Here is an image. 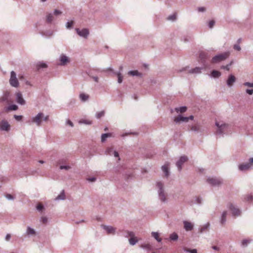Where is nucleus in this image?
I'll use <instances>...</instances> for the list:
<instances>
[{"mask_svg":"<svg viewBox=\"0 0 253 253\" xmlns=\"http://www.w3.org/2000/svg\"><path fill=\"white\" fill-rule=\"evenodd\" d=\"M196 203L201 204L202 203V199L200 197H196Z\"/></svg>","mask_w":253,"mask_h":253,"instance_id":"obj_62","label":"nucleus"},{"mask_svg":"<svg viewBox=\"0 0 253 253\" xmlns=\"http://www.w3.org/2000/svg\"><path fill=\"white\" fill-rule=\"evenodd\" d=\"M91 73L90 72H89L88 74V76L89 77H91L95 82L98 83V78L97 76H91Z\"/></svg>","mask_w":253,"mask_h":253,"instance_id":"obj_48","label":"nucleus"},{"mask_svg":"<svg viewBox=\"0 0 253 253\" xmlns=\"http://www.w3.org/2000/svg\"><path fill=\"white\" fill-rule=\"evenodd\" d=\"M140 247L147 250H151L152 249V246L149 244H142L140 246Z\"/></svg>","mask_w":253,"mask_h":253,"instance_id":"obj_33","label":"nucleus"},{"mask_svg":"<svg viewBox=\"0 0 253 253\" xmlns=\"http://www.w3.org/2000/svg\"><path fill=\"white\" fill-rule=\"evenodd\" d=\"M242 199L244 202L251 203L253 200V196L251 194H247L243 196Z\"/></svg>","mask_w":253,"mask_h":253,"instance_id":"obj_21","label":"nucleus"},{"mask_svg":"<svg viewBox=\"0 0 253 253\" xmlns=\"http://www.w3.org/2000/svg\"><path fill=\"white\" fill-rule=\"evenodd\" d=\"M103 229L105 230L108 234H114L116 229L111 226L103 225Z\"/></svg>","mask_w":253,"mask_h":253,"instance_id":"obj_20","label":"nucleus"},{"mask_svg":"<svg viewBox=\"0 0 253 253\" xmlns=\"http://www.w3.org/2000/svg\"><path fill=\"white\" fill-rule=\"evenodd\" d=\"M215 24V21L213 20H211L210 21V22H209V24H208V27L210 28V29H211L213 28V27L214 26Z\"/></svg>","mask_w":253,"mask_h":253,"instance_id":"obj_46","label":"nucleus"},{"mask_svg":"<svg viewBox=\"0 0 253 253\" xmlns=\"http://www.w3.org/2000/svg\"><path fill=\"white\" fill-rule=\"evenodd\" d=\"M197 10L199 12H204L206 10V8L205 7H199L197 8Z\"/></svg>","mask_w":253,"mask_h":253,"instance_id":"obj_49","label":"nucleus"},{"mask_svg":"<svg viewBox=\"0 0 253 253\" xmlns=\"http://www.w3.org/2000/svg\"><path fill=\"white\" fill-rule=\"evenodd\" d=\"M79 123L80 124L91 125L92 122L87 120H81L79 121Z\"/></svg>","mask_w":253,"mask_h":253,"instance_id":"obj_37","label":"nucleus"},{"mask_svg":"<svg viewBox=\"0 0 253 253\" xmlns=\"http://www.w3.org/2000/svg\"><path fill=\"white\" fill-rule=\"evenodd\" d=\"M156 186L158 188L157 192L159 200L162 203H167L168 194L165 191L164 183L161 181H158L156 182Z\"/></svg>","mask_w":253,"mask_h":253,"instance_id":"obj_1","label":"nucleus"},{"mask_svg":"<svg viewBox=\"0 0 253 253\" xmlns=\"http://www.w3.org/2000/svg\"><path fill=\"white\" fill-rule=\"evenodd\" d=\"M46 67L47 65L43 62H39L36 64V68L37 70H39L41 68H45Z\"/></svg>","mask_w":253,"mask_h":253,"instance_id":"obj_27","label":"nucleus"},{"mask_svg":"<svg viewBox=\"0 0 253 253\" xmlns=\"http://www.w3.org/2000/svg\"><path fill=\"white\" fill-rule=\"evenodd\" d=\"M42 117H43V113H39L36 116L31 119L32 123H35L37 126H41L42 123Z\"/></svg>","mask_w":253,"mask_h":253,"instance_id":"obj_8","label":"nucleus"},{"mask_svg":"<svg viewBox=\"0 0 253 253\" xmlns=\"http://www.w3.org/2000/svg\"><path fill=\"white\" fill-rule=\"evenodd\" d=\"M207 181L212 186H219L223 183V180L220 178L209 177Z\"/></svg>","mask_w":253,"mask_h":253,"instance_id":"obj_7","label":"nucleus"},{"mask_svg":"<svg viewBox=\"0 0 253 253\" xmlns=\"http://www.w3.org/2000/svg\"><path fill=\"white\" fill-rule=\"evenodd\" d=\"M228 208L232 211V215L234 216H239L241 213L240 210L236 208L232 204L228 205Z\"/></svg>","mask_w":253,"mask_h":253,"instance_id":"obj_11","label":"nucleus"},{"mask_svg":"<svg viewBox=\"0 0 253 253\" xmlns=\"http://www.w3.org/2000/svg\"><path fill=\"white\" fill-rule=\"evenodd\" d=\"M74 24V22L73 21H68L66 23V27L67 29H70L72 28V26H73Z\"/></svg>","mask_w":253,"mask_h":253,"instance_id":"obj_44","label":"nucleus"},{"mask_svg":"<svg viewBox=\"0 0 253 253\" xmlns=\"http://www.w3.org/2000/svg\"><path fill=\"white\" fill-rule=\"evenodd\" d=\"M117 75V77H118V82L119 84L122 83L123 82V78L122 75L120 72L118 73Z\"/></svg>","mask_w":253,"mask_h":253,"instance_id":"obj_43","label":"nucleus"},{"mask_svg":"<svg viewBox=\"0 0 253 253\" xmlns=\"http://www.w3.org/2000/svg\"><path fill=\"white\" fill-rule=\"evenodd\" d=\"M113 154H114V156L116 158H118V160H120V159L119 158V154L118 152L116 151H114Z\"/></svg>","mask_w":253,"mask_h":253,"instance_id":"obj_61","label":"nucleus"},{"mask_svg":"<svg viewBox=\"0 0 253 253\" xmlns=\"http://www.w3.org/2000/svg\"><path fill=\"white\" fill-rule=\"evenodd\" d=\"M26 234L28 236L35 235L36 232L33 228L28 226L27 228Z\"/></svg>","mask_w":253,"mask_h":253,"instance_id":"obj_26","label":"nucleus"},{"mask_svg":"<svg viewBox=\"0 0 253 253\" xmlns=\"http://www.w3.org/2000/svg\"><path fill=\"white\" fill-rule=\"evenodd\" d=\"M59 65L64 66L70 62L69 58L64 54L60 55L59 57Z\"/></svg>","mask_w":253,"mask_h":253,"instance_id":"obj_14","label":"nucleus"},{"mask_svg":"<svg viewBox=\"0 0 253 253\" xmlns=\"http://www.w3.org/2000/svg\"><path fill=\"white\" fill-rule=\"evenodd\" d=\"M53 19V15L51 13H49L46 16V21L48 23H51Z\"/></svg>","mask_w":253,"mask_h":253,"instance_id":"obj_38","label":"nucleus"},{"mask_svg":"<svg viewBox=\"0 0 253 253\" xmlns=\"http://www.w3.org/2000/svg\"><path fill=\"white\" fill-rule=\"evenodd\" d=\"M176 15L172 14L169 16L167 18V19L169 20L174 21L176 19Z\"/></svg>","mask_w":253,"mask_h":253,"instance_id":"obj_45","label":"nucleus"},{"mask_svg":"<svg viewBox=\"0 0 253 253\" xmlns=\"http://www.w3.org/2000/svg\"><path fill=\"white\" fill-rule=\"evenodd\" d=\"M65 199V195L64 193V191L62 190V191L61 192V193L56 197L55 200H63Z\"/></svg>","mask_w":253,"mask_h":253,"instance_id":"obj_30","label":"nucleus"},{"mask_svg":"<svg viewBox=\"0 0 253 253\" xmlns=\"http://www.w3.org/2000/svg\"><path fill=\"white\" fill-rule=\"evenodd\" d=\"M105 112L104 111H102L101 112H97L95 115V117L97 119H100L101 117L104 116Z\"/></svg>","mask_w":253,"mask_h":253,"instance_id":"obj_39","label":"nucleus"},{"mask_svg":"<svg viewBox=\"0 0 253 253\" xmlns=\"http://www.w3.org/2000/svg\"><path fill=\"white\" fill-rule=\"evenodd\" d=\"M62 13V12L59 10H57V9H55L54 10V12H53V14L56 15V16H58L59 15H60Z\"/></svg>","mask_w":253,"mask_h":253,"instance_id":"obj_55","label":"nucleus"},{"mask_svg":"<svg viewBox=\"0 0 253 253\" xmlns=\"http://www.w3.org/2000/svg\"><path fill=\"white\" fill-rule=\"evenodd\" d=\"M9 95V92H6V93L4 94V96L3 97V99H2V100H3V101H4V100H6V99H7V98L8 97Z\"/></svg>","mask_w":253,"mask_h":253,"instance_id":"obj_63","label":"nucleus"},{"mask_svg":"<svg viewBox=\"0 0 253 253\" xmlns=\"http://www.w3.org/2000/svg\"><path fill=\"white\" fill-rule=\"evenodd\" d=\"M71 168V167L69 166H60V169H66L68 170Z\"/></svg>","mask_w":253,"mask_h":253,"instance_id":"obj_51","label":"nucleus"},{"mask_svg":"<svg viewBox=\"0 0 253 253\" xmlns=\"http://www.w3.org/2000/svg\"><path fill=\"white\" fill-rule=\"evenodd\" d=\"M184 228L187 231H191L193 229L194 224L188 221H183Z\"/></svg>","mask_w":253,"mask_h":253,"instance_id":"obj_16","label":"nucleus"},{"mask_svg":"<svg viewBox=\"0 0 253 253\" xmlns=\"http://www.w3.org/2000/svg\"><path fill=\"white\" fill-rule=\"evenodd\" d=\"M221 73L216 70H212L211 73V77L213 78H218L221 76Z\"/></svg>","mask_w":253,"mask_h":253,"instance_id":"obj_22","label":"nucleus"},{"mask_svg":"<svg viewBox=\"0 0 253 253\" xmlns=\"http://www.w3.org/2000/svg\"><path fill=\"white\" fill-rule=\"evenodd\" d=\"M249 243V241L248 240H243L242 242V246L243 247H246L247 246L248 244Z\"/></svg>","mask_w":253,"mask_h":253,"instance_id":"obj_50","label":"nucleus"},{"mask_svg":"<svg viewBox=\"0 0 253 253\" xmlns=\"http://www.w3.org/2000/svg\"><path fill=\"white\" fill-rule=\"evenodd\" d=\"M236 81V77L232 74L229 75L228 79L226 81V84L228 87H231Z\"/></svg>","mask_w":253,"mask_h":253,"instance_id":"obj_15","label":"nucleus"},{"mask_svg":"<svg viewBox=\"0 0 253 253\" xmlns=\"http://www.w3.org/2000/svg\"><path fill=\"white\" fill-rule=\"evenodd\" d=\"M169 164L166 163L162 167V170L165 173V176L167 177H168L169 175Z\"/></svg>","mask_w":253,"mask_h":253,"instance_id":"obj_19","label":"nucleus"},{"mask_svg":"<svg viewBox=\"0 0 253 253\" xmlns=\"http://www.w3.org/2000/svg\"><path fill=\"white\" fill-rule=\"evenodd\" d=\"M128 74L132 76H141V74L138 72L137 71H130L128 72Z\"/></svg>","mask_w":253,"mask_h":253,"instance_id":"obj_32","label":"nucleus"},{"mask_svg":"<svg viewBox=\"0 0 253 253\" xmlns=\"http://www.w3.org/2000/svg\"><path fill=\"white\" fill-rule=\"evenodd\" d=\"M175 110L176 112L184 113L186 111L187 107L186 106H182L175 108Z\"/></svg>","mask_w":253,"mask_h":253,"instance_id":"obj_29","label":"nucleus"},{"mask_svg":"<svg viewBox=\"0 0 253 253\" xmlns=\"http://www.w3.org/2000/svg\"><path fill=\"white\" fill-rule=\"evenodd\" d=\"M188 160V158L187 156L183 155L181 156L179 160L177 161L176 163V166L178 169L179 171H180L182 169V166L184 163L187 162Z\"/></svg>","mask_w":253,"mask_h":253,"instance_id":"obj_9","label":"nucleus"},{"mask_svg":"<svg viewBox=\"0 0 253 253\" xmlns=\"http://www.w3.org/2000/svg\"><path fill=\"white\" fill-rule=\"evenodd\" d=\"M205 57V55L201 54L200 55V58L201 60H202V66L199 67H196L194 68L191 69L188 71V73L190 74H200L202 72V70L204 69H206L209 67V65L207 62H206L205 60L204 59Z\"/></svg>","mask_w":253,"mask_h":253,"instance_id":"obj_2","label":"nucleus"},{"mask_svg":"<svg viewBox=\"0 0 253 253\" xmlns=\"http://www.w3.org/2000/svg\"><path fill=\"white\" fill-rule=\"evenodd\" d=\"M66 124L68 125H69L71 127H73L74 126L73 123L70 120H67L66 121Z\"/></svg>","mask_w":253,"mask_h":253,"instance_id":"obj_56","label":"nucleus"},{"mask_svg":"<svg viewBox=\"0 0 253 253\" xmlns=\"http://www.w3.org/2000/svg\"><path fill=\"white\" fill-rule=\"evenodd\" d=\"M18 107L16 105L12 104L9 105L5 108L6 112H9L10 111H16L18 109Z\"/></svg>","mask_w":253,"mask_h":253,"instance_id":"obj_24","label":"nucleus"},{"mask_svg":"<svg viewBox=\"0 0 253 253\" xmlns=\"http://www.w3.org/2000/svg\"><path fill=\"white\" fill-rule=\"evenodd\" d=\"M250 163H243L239 166V169L241 171H246L252 169L253 167V158L249 159Z\"/></svg>","mask_w":253,"mask_h":253,"instance_id":"obj_5","label":"nucleus"},{"mask_svg":"<svg viewBox=\"0 0 253 253\" xmlns=\"http://www.w3.org/2000/svg\"><path fill=\"white\" fill-rule=\"evenodd\" d=\"M215 125L217 127V129L215 132V134L217 135L223 136L224 134L225 131L228 127V124L223 122H218L216 121Z\"/></svg>","mask_w":253,"mask_h":253,"instance_id":"obj_3","label":"nucleus"},{"mask_svg":"<svg viewBox=\"0 0 253 253\" xmlns=\"http://www.w3.org/2000/svg\"><path fill=\"white\" fill-rule=\"evenodd\" d=\"M14 118L18 121H20L22 120V116L21 115H14Z\"/></svg>","mask_w":253,"mask_h":253,"instance_id":"obj_52","label":"nucleus"},{"mask_svg":"<svg viewBox=\"0 0 253 253\" xmlns=\"http://www.w3.org/2000/svg\"><path fill=\"white\" fill-rule=\"evenodd\" d=\"M43 208H44V207H43V205H42V204H39L37 206V210H38L40 211H42L43 209Z\"/></svg>","mask_w":253,"mask_h":253,"instance_id":"obj_53","label":"nucleus"},{"mask_svg":"<svg viewBox=\"0 0 253 253\" xmlns=\"http://www.w3.org/2000/svg\"><path fill=\"white\" fill-rule=\"evenodd\" d=\"M96 178L94 177H89L87 179V180L89 182H94Z\"/></svg>","mask_w":253,"mask_h":253,"instance_id":"obj_60","label":"nucleus"},{"mask_svg":"<svg viewBox=\"0 0 253 253\" xmlns=\"http://www.w3.org/2000/svg\"><path fill=\"white\" fill-rule=\"evenodd\" d=\"M186 252L190 253H197V251L196 249H187L186 250Z\"/></svg>","mask_w":253,"mask_h":253,"instance_id":"obj_54","label":"nucleus"},{"mask_svg":"<svg viewBox=\"0 0 253 253\" xmlns=\"http://www.w3.org/2000/svg\"><path fill=\"white\" fill-rule=\"evenodd\" d=\"M10 126L5 120H2L0 123V130L8 131L10 130Z\"/></svg>","mask_w":253,"mask_h":253,"instance_id":"obj_12","label":"nucleus"},{"mask_svg":"<svg viewBox=\"0 0 253 253\" xmlns=\"http://www.w3.org/2000/svg\"><path fill=\"white\" fill-rule=\"evenodd\" d=\"M174 121L176 124L179 123L181 122H188V119L187 117H183L179 115L174 119Z\"/></svg>","mask_w":253,"mask_h":253,"instance_id":"obj_17","label":"nucleus"},{"mask_svg":"<svg viewBox=\"0 0 253 253\" xmlns=\"http://www.w3.org/2000/svg\"><path fill=\"white\" fill-rule=\"evenodd\" d=\"M234 49L237 51H240L241 49V47L239 44H235L234 45Z\"/></svg>","mask_w":253,"mask_h":253,"instance_id":"obj_57","label":"nucleus"},{"mask_svg":"<svg viewBox=\"0 0 253 253\" xmlns=\"http://www.w3.org/2000/svg\"><path fill=\"white\" fill-rule=\"evenodd\" d=\"M210 223L207 222L205 224L201 226L199 228V233L200 234H202L204 233H207L208 232L210 228Z\"/></svg>","mask_w":253,"mask_h":253,"instance_id":"obj_13","label":"nucleus"},{"mask_svg":"<svg viewBox=\"0 0 253 253\" xmlns=\"http://www.w3.org/2000/svg\"><path fill=\"white\" fill-rule=\"evenodd\" d=\"M114 152L113 149L112 147H108L107 148L105 152L106 154L109 155H112Z\"/></svg>","mask_w":253,"mask_h":253,"instance_id":"obj_42","label":"nucleus"},{"mask_svg":"<svg viewBox=\"0 0 253 253\" xmlns=\"http://www.w3.org/2000/svg\"><path fill=\"white\" fill-rule=\"evenodd\" d=\"M111 136L110 133H103L101 135V141L104 142L106 141L107 137Z\"/></svg>","mask_w":253,"mask_h":253,"instance_id":"obj_35","label":"nucleus"},{"mask_svg":"<svg viewBox=\"0 0 253 253\" xmlns=\"http://www.w3.org/2000/svg\"><path fill=\"white\" fill-rule=\"evenodd\" d=\"M230 52L229 51L225 52L219 54H217L212 57L211 63H217L221 61H224L229 56Z\"/></svg>","mask_w":253,"mask_h":253,"instance_id":"obj_4","label":"nucleus"},{"mask_svg":"<svg viewBox=\"0 0 253 253\" xmlns=\"http://www.w3.org/2000/svg\"><path fill=\"white\" fill-rule=\"evenodd\" d=\"M89 95L84 93H81L79 95V98L82 102H85L89 99Z\"/></svg>","mask_w":253,"mask_h":253,"instance_id":"obj_25","label":"nucleus"},{"mask_svg":"<svg viewBox=\"0 0 253 253\" xmlns=\"http://www.w3.org/2000/svg\"><path fill=\"white\" fill-rule=\"evenodd\" d=\"M9 83L12 86L17 87L19 86V82L16 78V74L13 71L10 73V78Z\"/></svg>","mask_w":253,"mask_h":253,"instance_id":"obj_6","label":"nucleus"},{"mask_svg":"<svg viewBox=\"0 0 253 253\" xmlns=\"http://www.w3.org/2000/svg\"><path fill=\"white\" fill-rule=\"evenodd\" d=\"M227 214V212L226 211H224L221 214V216L220 218V223L222 225H224L226 223Z\"/></svg>","mask_w":253,"mask_h":253,"instance_id":"obj_23","label":"nucleus"},{"mask_svg":"<svg viewBox=\"0 0 253 253\" xmlns=\"http://www.w3.org/2000/svg\"><path fill=\"white\" fill-rule=\"evenodd\" d=\"M41 220L43 223H46L47 221V219L45 217H42L41 218Z\"/></svg>","mask_w":253,"mask_h":253,"instance_id":"obj_64","label":"nucleus"},{"mask_svg":"<svg viewBox=\"0 0 253 253\" xmlns=\"http://www.w3.org/2000/svg\"><path fill=\"white\" fill-rule=\"evenodd\" d=\"M169 239L171 241H176L178 240V236L177 234L174 232L170 235Z\"/></svg>","mask_w":253,"mask_h":253,"instance_id":"obj_31","label":"nucleus"},{"mask_svg":"<svg viewBox=\"0 0 253 253\" xmlns=\"http://www.w3.org/2000/svg\"><path fill=\"white\" fill-rule=\"evenodd\" d=\"M244 85L246 86L253 87V83H251L249 82H245V83H244Z\"/></svg>","mask_w":253,"mask_h":253,"instance_id":"obj_59","label":"nucleus"},{"mask_svg":"<svg viewBox=\"0 0 253 253\" xmlns=\"http://www.w3.org/2000/svg\"><path fill=\"white\" fill-rule=\"evenodd\" d=\"M16 102L21 105H24L25 104V101L23 99L22 95L20 92L16 93Z\"/></svg>","mask_w":253,"mask_h":253,"instance_id":"obj_18","label":"nucleus"},{"mask_svg":"<svg viewBox=\"0 0 253 253\" xmlns=\"http://www.w3.org/2000/svg\"><path fill=\"white\" fill-rule=\"evenodd\" d=\"M247 93L249 95H252L253 94V89H247L246 90Z\"/></svg>","mask_w":253,"mask_h":253,"instance_id":"obj_58","label":"nucleus"},{"mask_svg":"<svg viewBox=\"0 0 253 253\" xmlns=\"http://www.w3.org/2000/svg\"><path fill=\"white\" fill-rule=\"evenodd\" d=\"M5 197L9 201H13L15 199V197L14 196L10 194H5Z\"/></svg>","mask_w":253,"mask_h":253,"instance_id":"obj_41","label":"nucleus"},{"mask_svg":"<svg viewBox=\"0 0 253 253\" xmlns=\"http://www.w3.org/2000/svg\"><path fill=\"white\" fill-rule=\"evenodd\" d=\"M137 242H138V240L137 239V238L135 237H134L133 238H130L129 239V243L132 246L135 245L137 243Z\"/></svg>","mask_w":253,"mask_h":253,"instance_id":"obj_34","label":"nucleus"},{"mask_svg":"<svg viewBox=\"0 0 253 253\" xmlns=\"http://www.w3.org/2000/svg\"><path fill=\"white\" fill-rule=\"evenodd\" d=\"M75 30L78 35L84 39H87L89 34V30L86 28L83 29L81 30L79 28H76Z\"/></svg>","mask_w":253,"mask_h":253,"instance_id":"obj_10","label":"nucleus"},{"mask_svg":"<svg viewBox=\"0 0 253 253\" xmlns=\"http://www.w3.org/2000/svg\"><path fill=\"white\" fill-rule=\"evenodd\" d=\"M191 130L195 132H199L200 130V128L199 126H193L191 127Z\"/></svg>","mask_w":253,"mask_h":253,"instance_id":"obj_40","label":"nucleus"},{"mask_svg":"<svg viewBox=\"0 0 253 253\" xmlns=\"http://www.w3.org/2000/svg\"><path fill=\"white\" fill-rule=\"evenodd\" d=\"M126 233L127 234V236H129L130 238H133L135 237V234L132 231H127Z\"/></svg>","mask_w":253,"mask_h":253,"instance_id":"obj_47","label":"nucleus"},{"mask_svg":"<svg viewBox=\"0 0 253 253\" xmlns=\"http://www.w3.org/2000/svg\"><path fill=\"white\" fill-rule=\"evenodd\" d=\"M233 63V61H231L228 64L225 66H221V69L226 70L227 71H229L230 70V66Z\"/></svg>","mask_w":253,"mask_h":253,"instance_id":"obj_36","label":"nucleus"},{"mask_svg":"<svg viewBox=\"0 0 253 253\" xmlns=\"http://www.w3.org/2000/svg\"><path fill=\"white\" fill-rule=\"evenodd\" d=\"M151 235L153 237H154L159 243L161 242L162 239L159 237V234L157 232H152L151 233Z\"/></svg>","mask_w":253,"mask_h":253,"instance_id":"obj_28","label":"nucleus"}]
</instances>
